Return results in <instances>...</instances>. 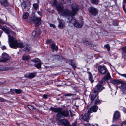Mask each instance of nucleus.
Returning <instances> with one entry per match:
<instances>
[{"instance_id": "473e14b6", "label": "nucleus", "mask_w": 126, "mask_h": 126, "mask_svg": "<svg viewBox=\"0 0 126 126\" xmlns=\"http://www.w3.org/2000/svg\"><path fill=\"white\" fill-rule=\"evenodd\" d=\"M126 3V0H123L122 7L123 9L126 14V10L125 8V4Z\"/></svg>"}, {"instance_id": "052dcab7", "label": "nucleus", "mask_w": 126, "mask_h": 126, "mask_svg": "<svg viewBox=\"0 0 126 126\" xmlns=\"http://www.w3.org/2000/svg\"><path fill=\"white\" fill-rule=\"evenodd\" d=\"M69 63H72V60H69Z\"/></svg>"}, {"instance_id": "ddd939ff", "label": "nucleus", "mask_w": 126, "mask_h": 126, "mask_svg": "<svg viewBox=\"0 0 126 126\" xmlns=\"http://www.w3.org/2000/svg\"><path fill=\"white\" fill-rule=\"evenodd\" d=\"M71 7L72 10V12L73 15V16H74L79 8L78 5L76 4L72 5Z\"/></svg>"}, {"instance_id": "e433bc0d", "label": "nucleus", "mask_w": 126, "mask_h": 126, "mask_svg": "<svg viewBox=\"0 0 126 126\" xmlns=\"http://www.w3.org/2000/svg\"><path fill=\"white\" fill-rule=\"evenodd\" d=\"M28 108L32 110H35L36 109V108H35L34 107L30 105H28Z\"/></svg>"}, {"instance_id": "bf43d9fd", "label": "nucleus", "mask_w": 126, "mask_h": 126, "mask_svg": "<svg viewBox=\"0 0 126 126\" xmlns=\"http://www.w3.org/2000/svg\"><path fill=\"white\" fill-rule=\"evenodd\" d=\"M3 33V31L2 30L0 31V37H1L2 34Z\"/></svg>"}, {"instance_id": "37998d69", "label": "nucleus", "mask_w": 126, "mask_h": 126, "mask_svg": "<svg viewBox=\"0 0 126 126\" xmlns=\"http://www.w3.org/2000/svg\"><path fill=\"white\" fill-rule=\"evenodd\" d=\"M89 78L91 82V83H92L94 81V80L93 79L92 76L91 74H90L89 75Z\"/></svg>"}, {"instance_id": "cd10ccee", "label": "nucleus", "mask_w": 126, "mask_h": 126, "mask_svg": "<svg viewBox=\"0 0 126 126\" xmlns=\"http://www.w3.org/2000/svg\"><path fill=\"white\" fill-rule=\"evenodd\" d=\"M90 2L91 4L97 5L99 4V0H90Z\"/></svg>"}, {"instance_id": "4be33fe9", "label": "nucleus", "mask_w": 126, "mask_h": 126, "mask_svg": "<svg viewBox=\"0 0 126 126\" xmlns=\"http://www.w3.org/2000/svg\"><path fill=\"white\" fill-rule=\"evenodd\" d=\"M120 89L123 91H126V83L122 82L121 85L119 86Z\"/></svg>"}, {"instance_id": "a878e982", "label": "nucleus", "mask_w": 126, "mask_h": 126, "mask_svg": "<svg viewBox=\"0 0 126 126\" xmlns=\"http://www.w3.org/2000/svg\"><path fill=\"white\" fill-rule=\"evenodd\" d=\"M120 117V113L118 111H116L115 112L114 115L113 119H116Z\"/></svg>"}, {"instance_id": "5701e85b", "label": "nucleus", "mask_w": 126, "mask_h": 126, "mask_svg": "<svg viewBox=\"0 0 126 126\" xmlns=\"http://www.w3.org/2000/svg\"><path fill=\"white\" fill-rule=\"evenodd\" d=\"M110 82L112 83L115 85H118L120 84H121L122 83L119 80L114 79L111 80Z\"/></svg>"}, {"instance_id": "680f3d73", "label": "nucleus", "mask_w": 126, "mask_h": 126, "mask_svg": "<svg viewBox=\"0 0 126 126\" xmlns=\"http://www.w3.org/2000/svg\"><path fill=\"white\" fill-rule=\"evenodd\" d=\"M67 1L68 3H71V0H67Z\"/></svg>"}, {"instance_id": "0eeeda50", "label": "nucleus", "mask_w": 126, "mask_h": 126, "mask_svg": "<svg viewBox=\"0 0 126 126\" xmlns=\"http://www.w3.org/2000/svg\"><path fill=\"white\" fill-rule=\"evenodd\" d=\"M69 22L72 23L73 24H74L75 27L79 28H82L83 24V21L82 20L80 23L79 22L76 21L75 19L72 18L69 20Z\"/></svg>"}, {"instance_id": "0e129e2a", "label": "nucleus", "mask_w": 126, "mask_h": 126, "mask_svg": "<svg viewBox=\"0 0 126 126\" xmlns=\"http://www.w3.org/2000/svg\"><path fill=\"white\" fill-rule=\"evenodd\" d=\"M3 93L5 94H7L8 93L7 92H6L4 91H3Z\"/></svg>"}, {"instance_id": "ea45409f", "label": "nucleus", "mask_w": 126, "mask_h": 126, "mask_svg": "<svg viewBox=\"0 0 126 126\" xmlns=\"http://www.w3.org/2000/svg\"><path fill=\"white\" fill-rule=\"evenodd\" d=\"M52 4L54 6H55L56 7L58 5L57 4V2L56 0H53L52 2Z\"/></svg>"}, {"instance_id": "09e8293b", "label": "nucleus", "mask_w": 126, "mask_h": 126, "mask_svg": "<svg viewBox=\"0 0 126 126\" xmlns=\"http://www.w3.org/2000/svg\"><path fill=\"white\" fill-rule=\"evenodd\" d=\"M73 95V94L70 93H68L65 94L64 95L65 96H72Z\"/></svg>"}, {"instance_id": "9d476101", "label": "nucleus", "mask_w": 126, "mask_h": 126, "mask_svg": "<svg viewBox=\"0 0 126 126\" xmlns=\"http://www.w3.org/2000/svg\"><path fill=\"white\" fill-rule=\"evenodd\" d=\"M30 5V2L28 0L24 2L21 5L23 10L25 11H28L29 9Z\"/></svg>"}, {"instance_id": "603ef678", "label": "nucleus", "mask_w": 126, "mask_h": 126, "mask_svg": "<svg viewBox=\"0 0 126 126\" xmlns=\"http://www.w3.org/2000/svg\"><path fill=\"white\" fill-rule=\"evenodd\" d=\"M121 126H126V121L123 122Z\"/></svg>"}, {"instance_id": "49530a36", "label": "nucleus", "mask_w": 126, "mask_h": 126, "mask_svg": "<svg viewBox=\"0 0 126 126\" xmlns=\"http://www.w3.org/2000/svg\"><path fill=\"white\" fill-rule=\"evenodd\" d=\"M7 101V100H6L5 99L3 98H0V102H6Z\"/></svg>"}, {"instance_id": "20e7f679", "label": "nucleus", "mask_w": 126, "mask_h": 126, "mask_svg": "<svg viewBox=\"0 0 126 126\" xmlns=\"http://www.w3.org/2000/svg\"><path fill=\"white\" fill-rule=\"evenodd\" d=\"M41 18L37 17L34 14H32L29 20V23L34 24L36 27L37 28L41 24Z\"/></svg>"}, {"instance_id": "aec40b11", "label": "nucleus", "mask_w": 126, "mask_h": 126, "mask_svg": "<svg viewBox=\"0 0 126 126\" xmlns=\"http://www.w3.org/2000/svg\"><path fill=\"white\" fill-rule=\"evenodd\" d=\"M56 8L58 13H62V14L64 9L63 6H61L60 5H59L57 6Z\"/></svg>"}, {"instance_id": "338daca9", "label": "nucleus", "mask_w": 126, "mask_h": 126, "mask_svg": "<svg viewBox=\"0 0 126 126\" xmlns=\"http://www.w3.org/2000/svg\"><path fill=\"white\" fill-rule=\"evenodd\" d=\"M103 62L102 61H101V62Z\"/></svg>"}, {"instance_id": "a211bd4d", "label": "nucleus", "mask_w": 126, "mask_h": 126, "mask_svg": "<svg viewBox=\"0 0 126 126\" xmlns=\"http://www.w3.org/2000/svg\"><path fill=\"white\" fill-rule=\"evenodd\" d=\"M36 75L35 73H28L24 75V77L27 78H34Z\"/></svg>"}, {"instance_id": "774afa93", "label": "nucleus", "mask_w": 126, "mask_h": 126, "mask_svg": "<svg viewBox=\"0 0 126 126\" xmlns=\"http://www.w3.org/2000/svg\"><path fill=\"white\" fill-rule=\"evenodd\" d=\"M62 1H63V0Z\"/></svg>"}, {"instance_id": "39448f33", "label": "nucleus", "mask_w": 126, "mask_h": 126, "mask_svg": "<svg viewBox=\"0 0 126 126\" xmlns=\"http://www.w3.org/2000/svg\"><path fill=\"white\" fill-rule=\"evenodd\" d=\"M98 93H96L94 92H93L91 93L89 95V97L90 98L92 102L94 101V103L96 104L97 103L99 104L100 103V100L98 99L97 97L96 98L97 96L98 95Z\"/></svg>"}, {"instance_id": "a18cd8bd", "label": "nucleus", "mask_w": 126, "mask_h": 126, "mask_svg": "<svg viewBox=\"0 0 126 126\" xmlns=\"http://www.w3.org/2000/svg\"><path fill=\"white\" fill-rule=\"evenodd\" d=\"M70 65L72 67V68L74 69H75L77 65L76 63H70Z\"/></svg>"}, {"instance_id": "de8ad7c7", "label": "nucleus", "mask_w": 126, "mask_h": 126, "mask_svg": "<svg viewBox=\"0 0 126 126\" xmlns=\"http://www.w3.org/2000/svg\"><path fill=\"white\" fill-rule=\"evenodd\" d=\"M37 13V14L41 16L40 17L41 18V17L42 16V14L41 11H38Z\"/></svg>"}, {"instance_id": "8fccbe9b", "label": "nucleus", "mask_w": 126, "mask_h": 126, "mask_svg": "<svg viewBox=\"0 0 126 126\" xmlns=\"http://www.w3.org/2000/svg\"><path fill=\"white\" fill-rule=\"evenodd\" d=\"M49 25L50 27H53V28H56L55 25L53 24L50 23Z\"/></svg>"}, {"instance_id": "f8f14e48", "label": "nucleus", "mask_w": 126, "mask_h": 126, "mask_svg": "<svg viewBox=\"0 0 126 126\" xmlns=\"http://www.w3.org/2000/svg\"><path fill=\"white\" fill-rule=\"evenodd\" d=\"M98 68L99 73L102 75L105 74L108 71L107 68L104 65L100 66Z\"/></svg>"}, {"instance_id": "bb28decb", "label": "nucleus", "mask_w": 126, "mask_h": 126, "mask_svg": "<svg viewBox=\"0 0 126 126\" xmlns=\"http://www.w3.org/2000/svg\"><path fill=\"white\" fill-rule=\"evenodd\" d=\"M104 6L106 8L108 7H113L114 5H111L110 2L106 1L104 3Z\"/></svg>"}, {"instance_id": "4468645a", "label": "nucleus", "mask_w": 126, "mask_h": 126, "mask_svg": "<svg viewBox=\"0 0 126 126\" xmlns=\"http://www.w3.org/2000/svg\"><path fill=\"white\" fill-rule=\"evenodd\" d=\"M1 28L3 31L5 32V33L8 35V36L11 35L13 33V32L9 30L8 29L4 28V26H3L0 25V29Z\"/></svg>"}, {"instance_id": "1a4fd4ad", "label": "nucleus", "mask_w": 126, "mask_h": 126, "mask_svg": "<svg viewBox=\"0 0 126 126\" xmlns=\"http://www.w3.org/2000/svg\"><path fill=\"white\" fill-rule=\"evenodd\" d=\"M62 15L65 17H71V19L72 18H73L72 17L74 16H73L72 11L70 10L67 8L64 9Z\"/></svg>"}, {"instance_id": "c9c22d12", "label": "nucleus", "mask_w": 126, "mask_h": 126, "mask_svg": "<svg viewBox=\"0 0 126 126\" xmlns=\"http://www.w3.org/2000/svg\"><path fill=\"white\" fill-rule=\"evenodd\" d=\"M29 14L27 12H26L23 13V17L24 19H26L27 18Z\"/></svg>"}, {"instance_id": "c756f323", "label": "nucleus", "mask_w": 126, "mask_h": 126, "mask_svg": "<svg viewBox=\"0 0 126 126\" xmlns=\"http://www.w3.org/2000/svg\"><path fill=\"white\" fill-rule=\"evenodd\" d=\"M83 116L84 115L83 118L85 121H87L89 118V114L88 113L82 115Z\"/></svg>"}, {"instance_id": "f257e3e1", "label": "nucleus", "mask_w": 126, "mask_h": 126, "mask_svg": "<svg viewBox=\"0 0 126 126\" xmlns=\"http://www.w3.org/2000/svg\"><path fill=\"white\" fill-rule=\"evenodd\" d=\"M63 109L60 107L54 108L51 107L50 110L55 113H58L57 117L58 118H64L67 117L69 115V112L68 110H63Z\"/></svg>"}, {"instance_id": "7c9ffc66", "label": "nucleus", "mask_w": 126, "mask_h": 126, "mask_svg": "<svg viewBox=\"0 0 126 126\" xmlns=\"http://www.w3.org/2000/svg\"><path fill=\"white\" fill-rule=\"evenodd\" d=\"M31 61L34 63H41V61L38 58H35L33 59H32Z\"/></svg>"}, {"instance_id": "b1692460", "label": "nucleus", "mask_w": 126, "mask_h": 126, "mask_svg": "<svg viewBox=\"0 0 126 126\" xmlns=\"http://www.w3.org/2000/svg\"><path fill=\"white\" fill-rule=\"evenodd\" d=\"M54 58L56 59L59 60H66V59L64 58L61 56H60L58 55H54Z\"/></svg>"}, {"instance_id": "393cba45", "label": "nucleus", "mask_w": 126, "mask_h": 126, "mask_svg": "<svg viewBox=\"0 0 126 126\" xmlns=\"http://www.w3.org/2000/svg\"><path fill=\"white\" fill-rule=\"evenodd\" d=\"M51 45V47L53 50H55V51H57L58 50V46H56L55 45L54 43L52 44H50Z\"/></svg>"}, {"instance_id": "f704fd0d", "label": "nucleus", "mask_w": 126, "mask_h": 126, "mask_svg": "<svg viewBox=\"0 0 126 126\" xmlns=\"http://www.w3.org/2000/svg\"><path fill=\"white\" fill-rule=\"evenodd\" d=\"M33 8L35 10H37L39 7V5L37 3H34L33 4Z\"/></svg>"}, {"instance_id": "423d86ee", "label": "nucleus", "mask_w": 126, "mask_h": 126, "mask_svg": "<svg viewBox=\"0 0 126 126\" xmlns=\"http://www.w3.org/2000/svg\"><path fill=\"white\" fill-rule=\"evenodd\" d=\"M88 10L89 13V15L91 16H95L98 13L97 9L92 6L88 8Z\"/></svg>"}, {"instance_id": "4d7b16f0", "label": "nucleus", "mask_w": 126, "mask_h": 126, "mask_svg": "<svg viewBox=\"0 0 126 126\" xmlns=\"http://www.w3.org/2000/svg\"><path fill=\"white\" fill-rule=\"evenodd\" d=\"M76 122H75L73 123L72 124V126H76Z\"/></svg>"}, {"instance_id": "9b49d317", "label": "nucleus", "mask_w": 126, "mask_h": 126, "mask_svg": "<svg viewBox=\"0 0 126 126\" xmlns=\"http://www.w3.org/2000/svg\"><path fill=\"white\" fill-rule=\"evenodd\" d=\"M42 32L40 29L38 28H37L32 33V35L33 37L35 39L39 38Z\"/></svg>"}, {"instance_id": "c85d7f7f", "label": "nucleus", "mask_w": 126, "mask_h": 126, "mask_svg": "<svg viewBox=\"0 0 126 126\" xmlns=\"http://www.w3.org/2000/svg\"><path fill=\"white\" fill-rule=\"evenodd\" d=\"M12 69L13 68L12 67H10L9 68L7 67H0V71H6L8 69L12 70Z\"/></svg>"}, {"instance_id": "6ab92c4d", "label": "nucleus", "mask_w": 126, "mask_h": 126, "mask_svg": "<svg viewBox=\"0 0 126 126\" xmlns=\"http://www.w3.org/2000/svg\"><path fill=\"white\" fill-rule=\"evenodd\" d=\"M0 3L4 7H8L9 5V3L8 2L7 0H0Z\"/></svg>"}, {"instance_id": "13d9d810", "label": "nucleus", "mask_w": 126, "mask_h": 126, "mask_svg": "<svg viewBox=\"0 0 126 126\" xmlns=\"http://www.w3.org/2000/svg\"><path fill=\"white\" fill-rule=\"evenodd\" d=\"M121 75L122 76L124 77H125L126 78V74H121Z\"/></svg>"}, {"instance_id": "f03ea898", "label": "nucleus", "mask_w": 126, "mask_h": 126, "mask_svg": "<svg viewBox=\"0 0 126 126\" xmlns=\"http://www.w3.org/2000/svg\"><path fill=\"white\" fill-rule=\"evenodd\" d=\"M9 45L10 47L12 48L16 49L17 47L22 48L23 47L22 43H18L17 40L12 36L10 35H8Z\"/></svg>"}, {"instance_id": "6e6d98bb", "label": "nucleus", "mask_w": 126, "mask_h": 126, "mask_svg": "<svg viewBox=\"0 0 126 126\" xmlns=\"http://www.w3.org/2000/svg\"><path fill=\"white\" fill-rule=\"evenodd\" d=\"M85 126H95L91 124H87L85 125Z\"/></svg>"}, {"instance_id": "2f4dec72", "label": "nucleus", "mask_w": 126, "mask_h": 126, "mask_svg": "<svg viewBox=\"0 0 126 126\" xmlns=\"http://www.w3.org/2000/svg\"><path fill=\"white\" fill-rule=\"evenodd\" d=\"M10 91H14L16 93L18 94H20L22 92V90L19 89H11Z\"/></svg>"}, {"instance_id": "4c0bfd02", "label": "nucleus", "mask_w": 126, "mask_h": 126, "mask_svg": "<svg viewBox=\"0 0 126 126\" xmlns=\"http://www.w3.org/2000/svg\"><path fill=\"white\" fill-rule=\"evenodd\" d=\"M60 122L64 124L65 125L66 124H67L68 122L66 119H64L61 120Z\"/></svg>"}, {"instance_id": "dca6fc26", "label": "nucleus", "mask_w": 126, "mask_h": 126, "mask_svg": "<svg viewBox=\"0 0 126 126\" xmlns=\"http://www.w3.org/2000/svg\"><path fill=\"white\" fill-rule=\"evenodd\" d=\"M98 109V107L96 105L92 106L89 109L88 111V113H90L92 112H96Z\"/></svg>"}, {"instance_id": "79ce46f5", "label": "nucleus", "mask_w": 126, "mask_h": 126, "mask_svg": "<svg viewBox=\"0 0 126 126\" xmlns=\"http://www.w3.org/2000/svg\"><path fill=\"white\" fill-rule=\"evenodd\" d=\"M63 23L62 22H60L58 25L59 27L61 29H62L63 27Z\"/></svg>"}, {"instance_id": "6e6552de", "label": "nucleus", "mask_w": 126, "mask_h": 126, "mask_svg": "<svg viewBox=\"0 0 126 126\" xmlns=\"http://www.w3.org/2000/svg\"><path fill=\"white\" fill-rule=\"evenodd\" d=\"M2 57L0 58V62H4L6 61L9 62L11 57L5 52L3 53L2 55Z\"/></svg>"}, {"instance_id": "864d4df0", "label": "nucleus", "mask_w": 126, "mask_h": 126, "mask_svg": "<svg viewBox=\"0 0 126 126\" xmlns=\"http://www.w3.org/2000/svg\"><path fill=\"white\" fill-rule=\"evenodd\" d=\"M0 23L4 24L5 23V22L0 18Z\"/></svg>"}, {"instance_id": "7ed1b4c3", "label": "nucleus", "mask_w": 126, "mask_h": 126, "mask_svg": "<svg viewBox=\"0 0 126 126\" xmlns=\"http://www.w3.org/2000/svg\"><path fill=\"white\" fill-rule=\"evenodd\" d=\"M110 74L109 73H108L106 75L104 76L102 79L101 81H99L94 88V92L96 93H98V92L101 91L104 88V87H102L103 83H105L107 80L110 79Z\"/></svg>"}, {"instance_id": "72a5a7b5", "label": "nucleus", "mask_w": 126, "mask_h": 126, "mask_svg": "<svg viewBox=\"0 0 126 126\" xmlns=\"http://www.w3.org/2000/svg\"><path fill=\"white\" fill-rule=\"evenodd\" d=\"M30 58V57L26 55H24L22 57V59L24 60H27Z\"/></svg>"}, {"instance_id": "5fc2aeb1", "label": "nucleus", "mask_w": 126, "mask_h": 126, "mask_svg": "<svg viewBox=\"0 0 126 126\" xmlns=\"http://www.w3.org/2000/svg\"><path fill=\"white\" fill-rule=\"evenodd\" d=\"M48 95L46 94H44L43 95V98L45 99H46Z\"/></svg>"}, {"instance_id": "58836bf2", "label": "nucleus", "mask_w": 126, "mask_h": 126, "mask_svg": "<svg viewBox=\"0 0 126 126\" xmlns=\"http://www.w3.org/2000/svg\"><path fill=\"white\" fill-rule=\"evenodd\" d=\"M41 63H35L34 66L37 68H39L41 67Z\"/></svg>"}, {"instance_id": "69168bd1", "label": "nucleus", "mask_w": 126, "mask_h": 126, "mask_svg": "<svg viewBox=\"0 0 126 126\" xmlns=\"http://www.w3.org/2000/svg\"><path fill=\"white\" fill-rule=\"evenodd\" d=\"M38 3H39V1H38Z\"/></svg>"}, {"instance_id": "f3484780", "label": "nucleus", "mask_w": 126, "mask_h": 126, "mask_svg": "<svg viewBox=\"0 0 126 126\" xmlns=\"http://www.w3.org/2000/svg\"><path fill=\"white\" fill-rule=\"evenodd\" d=\"M23 50L26 52H29L31 49V46L30 45L27 44L24 45L23 47Z\"/></svg>"}, {"instance_id": "2eb2a0df", "label": "nucleus", "mask_w": 126, "mask_h": 126, "mask_svg": "<svg viewBox=\"0 0 126 126\" xmlns=\"http://www.w3.org/2000/svg\"><path fill=\"white\" fill-rule=\"evenodd\" d=\"M83 43L85 45L89 46L90 47H92L94 46V45L91 42L89 41V40L88 39H84Z\"/></svg>"}, {"instance_id": "412c9836", "label": "nucleus", "mask_w": 126, "mask_h": 126, "mask_svg": "<svg viewBox=\"0 0 126 126\" xmlns=\"http://www.w3.org/2000/svg\"><path fill=\"white\" fill-rule=\"evenodd\" d=\"M122 57L123 58L124 60H126V46L123 47L122 48Z\"/></svg>"}, {"instance_id": "e2e57ef3", "label": "nucleus", "mask_w": 126, "mask_h": 126, "mask_svg": "<svg viewBox=\"0 0 126 126\" xmlns=\"http://www.w3.org/2000/svg\"><path fill=\"white\" fill-rule=\"evenodd\" d=\"M97 22L99 23H100L101 22L100 20H98L97 21Z\"/></svg>"}, {"instance_id": "a19ab883", "label": "nucleus", "mask_w": 126, "mask_h": 126, "mask_svg": "<svg viewBox=\"0 0 126 126\" xmlns=\"http://www.w3.org/2000/svg\"><path fill=\"white\" fill-rule=\"evenodd\" d=\"M53 43H54V42L51 39H47V40L46 42V43L47 44Z\"/></svg>"}, {"instance_id": "3c124183", "label": "nucleus", "mask_w": 126, "mask_h": 126, "mask_svg": "<svg viewBox=\"0 0 126 126\" xmlns=\"http://www.w3.org/2000/svg\"><path fill=\"white\" fill-rule=\"evenodd\" d=\"M1 48L2 49L4 50L6 49V48L5 46H3L1 47Z\"/></svg>"}, {"instance_id": "c03bdc74", "label": "nucleus", "mask_w": 126, "mask_h": 126, "mask_svg": "<svg viewBox=\"0 0 126 126\" xmlns=\"http://www.w3.org/2000/svg\"><path fill=\"white\" fill-rule=\"evenodd\" d=\"M104 47L107 48L108 51L110 50V48L109 45L108 44H106L104 46Z\"/></svg>"}]
</instances>
